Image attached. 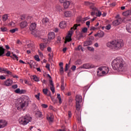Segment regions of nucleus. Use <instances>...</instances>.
Wrapping results in <instances>:
<instances>
[{"instance_id": "9", "label": "nucleus", "mask_w": 131, "mask_h": 131, "mask_svg": "<svg viewBox=\"0 0 131 131\" xmlns=\"http://www.w3.org/2000/svg\"><path fill=\"white\" fill-rule=\"evenodd\" d=\"M94 39L95 38L94 37V36L90 37L89 40L84 42L83 45L84 47H88V46H91V45H93V41H94Z\"/></svg>"}, {"instance_id": "1", "label": "nucleus", "mask_w": 131, "mask_h": 131, "mask_svg": "<svg viewBox=\"0 0 131 131\" xmlns=\"http://www.w3.org/2000/svg\"><path fill=\"white\" fill-rule=\"evenodd\" d=\"M112 66L114 70H117L118 72H125L126 67L125 61L121 57H116L112 62Z\"/></svg>"}, {"instance_id": "35", "label": "nucleus", "mask_w": 131, "mask_h": 131, "mask_svg": "<svg viewBox=\"0 0 131 131\" xmlns=\"http://www.w3.org/2000/svg\"><path fill=\"white\" fill-rule=\"evenodd\" d=\"M1 30L3 32H5L6 31H8V29H7V28H6L5 27H3L1 28Z\"/></svg>"}, {"instance_id": "23", "label": "nucleus", "mask_w": 131, "mask_h": 131, "mask_svg": "<svg viewBox=\"0 0 131 131\" xmlns=\"http://www.w3.org/2000/svg\"><path fill=\"white\" fill-rule=\"evenodd\" d=\"M46 48H47V44L44 43H41L40 44V49L41 51H43Z\"/></svg>"}, {"instance_id": "28", "label": "nucleus", "mask_w": 131, "mask_h": 131, "mask_svg": "<svg viewBox=\"0 0 131 131\" xmlns=\"http://www.w3.org/2000/svg\"><path fill=\"white\" fill-rule=\"evenodd\" d=\"M3 54H5V49L0 46V56H3Z\"/></svg>"}, {"instance_id": "21", "label": "nucleus", "mask_w": 131, "mask_h": 131, "mask_svg": "<svg viewBox=\"0 0 131 131\" xmlns=\"http://www.w3.org/2000/svg\"><path fill=\"white\" fill-rule=\"evenodd\" d=\"M69 6H70V1H65L63 2V7L64 9H68V8H69Z\"/></svg>"}, {"instance_id": "6", "label": "nucleus", "mask_w": 131, "mask_h": 131, "mask_svg": "<svg viewBox=\"0 0 131 131\" xmlns=\"http://www.w3.org/2000/svg\"><path fill=\"white\" fill-rule=\"evenodd\" d=\"M31 120H32L31 117L26 115L20 117L18 120V122L21 125H27L29 122H31Z\"/></svg>"}, {"instance_id": "53", "label": "nucleus", "mask_w": 131, "mask_h": 131, "mask_svg": "<svg viewBox=\"0 0 131 131\" xmlns=\"http://www.w3.org/2000/svg\"><path fill=\"white\" fill-rule=\"evenodd\" d=\"M82 21V19H81V17H78L77 19V22H81Z\"/></svg>"}, {"instance_id": "15", "label": "nucleus", "mask_w": 131, "mask_h": 131, "mask_svg": "<svg viewBox=\"0 0 131 131\" xmlns=\"http://www.w3.org/2000/svg\"><path fill=\"white\" fill-rule=\"evenodd\" d=\"M42 23L44 26H48L50 24V19L47 17H45L42 19Z\"/></svg>"}, {"instance_id": "11", "label": "nucleus", "mask_w": 131, "mask_h": 131, "mask_svg": "<svg viewBox=\"0 0 131 131\" xmlns=\"http://www.w3.org/2000/svg\"><path fill=\"white\" fill-rule=\"evenodd\" d=\"M81 68L83 69H90V68H94L95 66L91 64V63H85L83 64L82 66H81Z\"/></svg>"}, {"instance_id": "32", "label": "nucleus", "mask_w": 131, "mask_h": 131, "mask_svg": "<svg viewBox=\"0 0 131 131\" xmlns=\"http://www.w3.org/2000/svg\"><path fill=\"white\" fill-rule=\"evenodd\" d=\"M105 35V33L103 31H100L98 33V37H103Z\"/></svg>"}, {"instance_id": "12", "label": "nucleus", "mask_w": 131, "mask_h": 131, "mask_svg": "<svg viewBox=\"0 0 131 131\" xmlns=\"http://www.w3.org/2000/svg\"><path fill=\"white\" fill-rule=\"evenodd\" d=\"M12 84H13V80L11 79H8L4 82V85L6 86H10Z\"/></svg>"}, {"instance_id": "2", "label": "nucleus", "mask_w": 131, "mask_h": 131, "mask_svg": "<svg viewBox=\"0 0 131 131\" xmlns=\"http://www.w3.org/2000/svg\"><path fill=\"white\" fill-rule=\"evenodd\" d=\"M107 47L113 50V51H118L123 47V43L121 41L114 40L108 42L106 43Z\"/></svg>"}, {"instance_id": "34", "label": "nucleus", "mask_w": 131, "mask_h": 131, "mask_svg": "<svg viewBox=\"0 0 131 131\" xmlns=\"http://www.w3.org/2000/svg\"><path fill=\"white\" fill-rule=\"evenodd\" d=\"M47 120H48V121L52 122V121H53V116H47Z\"/></svg>"}, {"instance_id": "52", "label": "nucleus", "mask_w": 131, "mask_h": 131, "mask_svg": "<svg viewBox=\"0 0 131 131\" xmlns=\"http://www.w3.org/2000/svg\"><path fill=\"white\" fill-rule=\"evenodd\" d=\"M6 56H7V57H10V56H11V52L8 51L6 54Z\"/></svg>"}, {"instance_id": "50", "label": "nucleus", "mask_w": 131, "mask_h": 131, "mask_svg": "<svg viewBox=\"0 0 131 131\" xmlns=\"http://www.w3.org/2000/svg\"><path fill=\"white\" fill-rule=\"evenodd\" d=\"M9 25H10V26H12L13 27H14V26H15V23L11 21L9 23Z\"/></svg>"}, {"instance_id": "18", "label": "nucleus", "mask_w": 131, "mask_h": 131, "mask_svg": "<svg viewBox=\"0 0 131 131\" xmlns=\"http://www.w3.org/2000/svg\"><path fill=\"white\" fill-rule=\"evenodd\" d=\"M67 25V23L66 21H62L59 23V27L62 29L66 28Z\"/></svg>"}, {"instance_id": "13", "label": "nucleus", "mask_w": 131, "mask_h": 131, "mask_svg": "<svg viewBox=\"0 0 131 131\" xmlns=\"http://www.w3.org/2000/svg\"><path fill=\"white\" fill-rule=\"evenodd\" d=\"M28 24H27V21H23L19 23V27L20 29H24L27 27Z\"/></svg>"}, {"instance_id": "48", "label": "nucleus", "mask_w": 131, "mask_h": 131, "mask_svg": "<svg viewBox=\"0 0 131 131\" xmlns=\"http://www.w3.org/2000/svg\"><path fill=\"white\" fill-rule=\"evenodd\" d=\"M72 70H73V71H75V70H76V66H73L71 68Z\"/></svg>"}, {"instance_id": "44", "label": "nucleus", "mask_w": 131, "mask_h": 131, "mask_svg": "<svg viewBox=\"0 0 131 131\" xmlns=\"http://www.w3.org/2000/svg\"><path fill=\"white\" fill-rule=\"evenodd\" d=\"M105 29H106L107 30H110V29H111V25H108L107 26H106L105 27Z\"/></svg>"}, {"instance_id": "4", "label": "nucleus", "mask_w": 131, "mask_h": 131, "mask_svg": "<svg viewBox=\"0 0 131 131\" xmlns=\"http://www.w3.org/2000/svg\"><path fill=\"white\" fill-rule=\"evenodd\" d=\"M85 5L86 6H90V9L92 10V11H93L91 12L92 16H94V15H95L96 14V16H97V17H101V16L102 15V12L99 11V10H98L97 8L94 6V4L92 3L85 2Z\"/></svg>"}, {"instance_id": "55", "label": "nucleus", "mask_w": 131, "mask_h": 131, "mask_svg": "<svg viewBox=\"0 0 131 131\" xmlns=\"http://www.w3.org/2000/svg\"><path fill=\"white\" fill-rule=\"evenodd\" d=\"M46 68L48 70H50V64H46Z\"/></svg>"}, {"instance_id": "5", "label": "nucleus", "mask_w": 131, "mask_h": 131, "mask_svg": "<svg viewBox=\"0 0 131 131\" xmlns=\"http://www.w3.org/2000/svg\"><path fill=\"white\" fill-rule=\"evenodd\" d=\"M109 71H110V69L108 67H100L97 69V75L98 76H104L109 73Z\"/></svg>"}, {"instance_id": "25", "label": "nucleus", "mask_w": 131, "mask_h": 131, "mask_svg": "<svg viewBox=\"0 0 131 131\" xmlns=\"http://www.w3.org/2000/svg\"><path fill=\"white\" fill-rule=\"evenodd\" d=\"M32 79L34 80V81H36L37 82H38L39 81V78L36 76V75H33L31 77Z\"/></svg>"}, {"instance_id": "29", "label": "nucleus", "mask_w": 131, "mask_h": 131, "mask_svg": "<svg viewBox=\"0 0 131 131\" xmlns=\"http://www.w3.org/2000/svg\"><path fill=\"white\" fill-rule=\"evenodd\" d=\"M56 9L57 12H58V13H60L62 11V7H61L60 6H57L56 7Z\"/></svg>"}, {"instance_id": "39", "label": "nucleus", "mask_w": 131, "mask_h": 131, "mask_svg": "<svg viewBox=\"0 0 131 131\" xmlns=\"http://www.w3.org/2000/svg\"><path fill=\"white\" fill-rule=\"evenodd\" d=\"M81 32L82 33H86L88 32V29L86 28H84L82 29Z\"/></svg>"}, {"instance_id": "14", "label": "nucleus", "mask_w": 131, "mask_h": 131, "mask_svg": "<svg viewBox=\"0 0 131 131\" xmlns=\"http://www.w3.org/2000/svg\"><path fill=\"white\" fill-rule=\"evenodd\" d=\"M8 124L7 121L5 120H0V129L6 127V126Z\"/></svg>"}, {"instance_id": "47", "label": "nucleus", "mask_w": 131, "mask_h": 131, "mask_svg": "<svg viewBox=\"0 0 131 131\" xmlns=\"http://www.w3.org/2000/svg\"><path fill=\"white\" fill-rule=\"evenodd\" d=\"M0 79H1L2 80H4L6 79V77H5V76L4 75H1L0 76Z\"/></svg>"}, {"instance_id": "24", "label": "nucleus", "mask_w": 131, "mask_h": 131, "mask_svg": "<svg viewBox=\"0 0 131 131\" xmlns=\"http://www.w3.org/2000/svg\"><path fill=\"white\" fill-rule=\"evenodd\" d=\"M64 15L66 17H71L72 16V13H71V11H66Z\"/></svg>"}, {"instance_id": "37", "label": "nucleus", "mask_w": 131, "mask_h": 131, "mask_svg": "<svg viewBox=\"0 0 131 131\" xmlns=\"http://www.w3.org/2000/svg\"><path fill=\"white\" fill-rule=\"evenodd\" d=\"M10 32H11V33H15L16 31H18V28L13 29L12 30H10Z\"/></svg>"}, {"instance_id": "26", "label": "nucleus", "mask_w": 131, "mask_h": 131, "mask_svg": "<svg viewBox=\"0 0 131 131\" xmlns=\"http://www.w3.org/2000/svg\"><path fill=\"white\" fill-rule=\"evenodd\" d=\"M57 98L58 99L59 103L62 104V99L61 98V95L60 94H57Z\"/></svg>"}, {"instance_id": "10", "label": "nucleus", "mask_w": 131, "mask_h": 131, "mask_svg": "<svg viewBox=\"0 0 131 131\" xmlns=\"http://www.w3.org/2000/svg\"><path fill=\"white\" fill-rule=\"evenodd\" d=\"M122 23V19L121 17H119L115 20H114L112 23V25L113 26H118V25H120Z\"/></svg>"}, {"instance_id": "56", "label": "nucleus", "mask_w": 131, "mask_h": 131, "mask_svg": "<svg viewBox=\"0 0 131 131\" xmlns=\"http://www.w3.org/2000/svg\"><path fill=\"white\" fill-rule=\"evenodd\" d=\"M68 115L69 117H71V116H72V113H71V111L68 112Z\"/></svg>"}, {"instance_id": "41", "label": "nucleus", "mask_w": 131, "mask_h": 131, "mask_svg": "<svg viewBox=\"0 0 131 131\" xmlns=\"http://www.w3.org/2000/svg\"><path fill=\"white\" fill-rule=\"evenodd\" d=\"M50 90L53 94H55V87L54 86H51V87H50Z\"/></svg>"}, {"instance_id": "16", "label": "nucleus", "mask_w": 131, "mask_h": 131, "mask_svg": "<svg viewBox=\"0 0 131 131\" xmlns=\"http://www.w3.org/2000/svg\"><path fill=\"white\" fill-rule=\"evenodd\" d=\"M14 93L16 94H19V95H22V94H25V93H26V91L23 89L20 90V89L18 88L14 91Z\"/></svg>"}, {"instance_id": "17", "label": "nucleus", "mask_w": 131, "mask_h": 131, "mask_svg": "<svg viewBox=\"0 0 131 131\" xmlns=\"http://www.w3.org/2000/svg\"><path fill=\"white\" fill-rule=\"evenodd\" d=\"M82 102V97L80 95H77L76 96V103H80Z\"/></svg>"}, {"instance_id": "19", "label": "nucleus", "mask_w": 131, "mask_h": 131, "mask_svg": "<svg viewBox=\"0 0 131 131\" xmlns=\"http://www.w3.org/2000/svg\"><path fill=\"white\" fill-rule=\"evenodd\" d=\"M55 33H54V32H51L49 33L48 38L49 39H54V38H55Z\"/></svg>"}, {"instance_id": "42", "label": "nucleus", "mask_w": 131, "mask_h": 131, "mask_svg": "<svg viewBox=\"0 0 131 131\" xmlns=\"http://www.w3.org/2000/svg\"><path fill=\"white\" fill-rule=\"evenodd\" d=\"M82 49L81 46L79 45L78 48L75 49V51H80L81 49Z\"/></svg>"}, {"instance_id": "38", "label": "nucleus", "mask_w": 131, "mask_h": 131, "mask_svg": "<svg viewBox=\"0 0 131 131\" xmlns=\"http://www.w3.org/2000/svg\"><path fill=\"white\" fill-rule=\"evenodd\" d=\"M87 49L91 52H94V51H95V49L93 47H87Z\"/></svg>"}, {"instance_id": "7", "label": "nucleus", "mask_w": 131, "mask_h": 131, "mask_svg": "<svg viewBox=\"0 0 131 131\" xmlns=\"http://www.w3.org/2000/svg\"><path fill=\"white\" fill-rule=\"evenodd\" d=\"M36 28V24L35 23H32L31 24V26L30 27V30L31 32V34H33V35H34L35 36H36V31H35V29Z\"/></svg>"}, {"instance_id": "27", "label": "nucleus", "mask_w": 131, "mask_h": 131, "mask_svg": "<svg viewBox=\"0 0 131 131\" xmlns=\"http://www.w3.org/2000/svg\"><path fill=\"white\" fill-rule=\"evenodd\" d=\"M4 72L5 74H9V75H12V72L8 70V69H4Z\"/></svg>"}, {"instance_id": "20", "label": "nucleus", "mask_w": 131, "mask_h": 131, "mask_svg": "<svg viewBox=\"0 0 131 131\" xmlns=\"http://www.w3.org/2000/svg\"><path fill=\"white\" fill-rule=\"evenodd\" d=\"M122 15H123V16H124L125 17H127V16H130V15H131V10H127L125 12H123Z\"/></svg>"}, {"instance_id": "63", "label": "nucleus", "mask_w": 131, "mask_h": 131, "mask_svg": "<svg viewBox=\"0 0 131 131\" xmlns=\"http://www.w3.org/2000/svg\"><path fill=\"white\" fill-rule=\"evenodd\" d=\"M96 29H97V28L95 27H92L91 28V30H96Z\"/></svg>"}, {"instance_id": "8", "label": "nucleus", "mask_w": 131, "mask_h": 131, "mask_svg": "<svg viewBox=\"0 0 131 131\" xmlns=\"http://www.w3.org/2000/svg\"><path fill=\"white\" fill-rule=\"evenodd\" d=\"M73 34V31L71 30L69 32L68 35L66 36L64 43H67V41L69 42L72 40V39L71 38V36H72Z\"/></svg>"}, {"instance_id": "51", "label": "nucleus", "mask_w": 131, "mask_h": 131, "mask_svg": "<svg viewBox=\"0 0 131 131\" xmlns=\"http://www.w3.org/2000/svg\"><path fill=\"white\" fill-rule=\"evenodd\" d=\"M32 46H33L32 43H29L27 45V47L29 49H31V48H32Z\"/></svg>"}, {"instance_id": "54", "label": "nucleus", "mask_w": 131, "mask_h": 131, "mask_svg": "<svg viewBox=\"0 0 131 131\" xmlns=\"http://www.w3.org/2000/svg\"><path fill=\"white\" fill-rule=\"evenodd\" d=\"M47 51L48 52H49V53H51V52H52V48L50 47H48Z\"/></svg>"}, {"instance_id": "36", "label": "nucleus", "mask_w": 131, "mask_h": 131, "mask_svg": "<svg viewBox=\"0 0 131 131\" xmlns=\"http://www.w3.org/2000/svg\"><path fill=\"white\" fill-rule=\"evenodd\" d=\"M34 59L36 61H37V62H39V61H40V59H39V56H38V55H35L34 56Z\"/></svg>"}, {"instance_id": "58", "label": "nucleus", "mask_w": 131, "mask_h": 131, "mask_svg": "<svg viewBox=\"0 0 131 131\" xmlns=\"http://www.w3.org/2000/svg\"><path fill=\"white\" fill-rule=\"evenodd\" d=\"M41 106L42 107H43V108H48V105L47 104H42Z\"/></svg>"}, {"instance_id": "57", "label": "nucleus", "mask_w": 131, "mask_h": 131, "mask_svg": "<svg viewBox=\"0 0 131 131\" xmlns=\"http://www.w3.org/2000/svg\"><path fill=\"white\" fill-rule=\"evenodd\" d=\"M78 26V25H75L74 26V27H73V29L74 30H76V29H77V27Z\"/></svg>"}, {"instance_id": "3", "label": "nucleus", "mask_w": 131, "mask_h": 131, "mask_svg": "<svg viewBox=\"0 0 131 131\" xmlns=\"http://www.w3.org/2000/svg\"><path fill=\"white\" fill-rule=\"evenodd\" d=\"M15 105L17 110L21 111L24 108L28 106V102L23 98H19L16 101Z\"/></svg>"}, {"instance_id": "61", "label": "nucleus", "mask_w": 131, "mask_h": 131, "mask_svg": "<svg viewBox=\"0 0 131 131\" xmlns=\"http://www.w3.org/2000/svg\"><path fill=\"white\" fill-rule=\"evenodd\" d=\"M67 70H68V63H67L66 64L65 71H67Z\"/></svg>"}, {"instance_id": "59", "label": "nucleus", "mask_w": 131, "mask_h": 131, "mask_svg": "<svg viewBox=\"0 0 131 131\" xmlns=\"http://www.w3.org/2000/svg\"><path fill=\"white\" fill-rule=\"evenodd\" d=\"M39 55L40 57H41V58H42V57H43V54L41 52H39Z\"/></svg>"}, {"instance_id": "62", "label": "nucleus", "mask_w": 131, "mask_h": 131, "mask_svg": "<svg viewBox=\"0 0 131 131\" xmlns=\"http://www.w3.org/2000/svg\"><path fill=\"white\" fill-rule=\"evenodd\" d=\"M90 24H91V22H90V21H88L86 22V25L88 26V27H90Z\"/></svg>"}, {"instance_id": "33", "label": "nucleus", "mask_w": 131, "mask_h": 131, "mask_svg": "<svg viewBox=\"0 0 131 131\" xmlns=\"http://www.w3.org/2000/svg\"><path fill=\"white\" fill-rule=\"evenodd\" d=\"M76 110H77V111H79V110H80V103H76Z\"/></svg>"}, {"instance_id": "43", "label": "nucleus", "mask_w": 131, "mask_h": 131, "mask_svg": "<svg viewBox=\"0 0 131 131\" xmlns=\"http://www.w3.org/2000/svg\"><path fill=\"white\" fill-rule=\"evenodd\" d=\"M48 91L49 90H48V89H43V93L45 95H47V94H48Z\"/></svg>"}, {"instance_id": "22", "label": "nucleus", "mask_w": 131, "mask_h": 131, "mask_svg": "<svg viewBox=\"0 0 131 131\" xmlns=\"http://www.w3.org/2000/svg\"><path fill=\"white\" fill-rule=\"evenodd\" d=\"M66 84H64V79H61V84L60 86V89L61 91H64L65 90V86Z\"/></svg>"}, {"instance_id": "45", "label": "nucleus", "mask_w": 131, "mask_h": 131, "mask_svg": "<svg viewBox=\"0 0 131 131\" xmlns=\"http://www.w3.org/2000/svg\"><path fill=\"white\" fill-rule=\"evenodd\" d=\"M36 114L39 116V117H41V115H42V114L41 113V112H40V111H38L36 113Z\"/></svg>"}, {"instance_id": "60", "label": "nucleus", "mask_w": 131, "mask_h": 131, "mask_svg": "<svg viewBox=\"0 0 131 131\" xmlns=\"http://www.w3.org/2000/svg\"><path fill=\"white\" fill-rule=\"evenodd\" d=\"M13 56L14 57V58H15V59L18 61V56H17V55L15 54H13Z\"/></svg>"}, {"instance_id": "31", "label": "nucleus", "mask_w": 131, "mask_h": 131, "mask_svg": "<svg viewBox=\"0 0 131 131\" xmlns=\"http://www.w3.org/2000/svg\"><path fill=\"white\" fill-rule=\"evenodd\" d=\"M8 18H9V16H8V14H5L2 17V19L4 21L7 20Z\"/></svg>"}, {"instance_id": "49", "label": "nucleus", "mask_w": 131, "mask_h": 131, "mask_svg": "<svg viewBox=\"0 0 131 131\" xmlns=\"http://www.w3.org/2000/svg\"><path fill=\"white\" fill-rule=\"evenodd\" d=\"M12 89H14V90H15V89H17L18 88V85L14 84L12 86Z\"/></svg>"}, {"instance_id": "46", "label": "nucleus", "mask_w": 131, "mask_h": 131, "mask_svg": "<svg viewBox=\"0 0 131 131\" xmlns=\"http://www.w3.org/2000/svg\"><path fill=\"white\" fill-rule=\"evenodd\" d=\"M60 73H61V74H63V73H64V68L63 67L60 68Z\"/></svg>"}, {"instance_id": "64", "label": "nucleus", "mask_w": 131, "mask_h": 131, "mask_svg": "<svg viewBox=\"0 0 131 131\" xmlns=\"http://www.w3.org/2000/svg\"><path fill=\"white\" fill-rule=\"evenodd\" d=\"M59 66L60 68L63 67V62H60Z\"/></svg>"}, {"instance_id": "30", "label": "nucleus", "mask_w": 131, "mask_h": 131, "mask_svg": "<svg viewBox=\"0 0 131 131\" xmlns=\"http://www.w3.org/2000/svg\"><path fill=\"white\" fill-rule=\"evenodd\" d=\"M75 65H81L82 64V61L80 59H78L75 62Z\"/></svg>"}, {"instance_id": "40", "label": "nucleus", "mask_w": 131, "mask_h": 131, "mask_svg": "<svg viewBox=\"0 0 131 131\" xmlns=\"http://www.w3.org/2000/svg\"><path fill=\"white\" fill-rule=\"evenodd\" d=\"M39 96H40V93H38L37 95H35V97L37 98V99L39 101L40 100V98H39Z\"/></svg>"}]
</instances>
